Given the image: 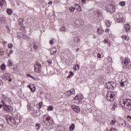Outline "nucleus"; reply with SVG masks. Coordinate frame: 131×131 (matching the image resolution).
Instances as JSON below:
<instances>
[{"mask_svg": "<svg viewBox=\"0 0 131 131\" xmlns=\"http://www.w3.org/2000/svg\"><path fill=\"white\" fill-rule=\"evenodd\" d=\"M130 60L128 58L125 57L123 61H122V65L123 68H125L127 71H128L131 69V65L129 64Z\"/></svg>", "mask_w": 131, "mask_h": 131, "instance_id": "nucleus-1", "label": "nucleus"}, {"mask_svg": "<svg viewBox=\"0 0 131 131\" xmlns=\"http://www.w3.org/2000/svg\"><path fill=\"white\" fill-rule=\"evenodd\" d=\"M115 94L112 92H108L106 94V100L108 102H113L115 99Z\"/></svg>", "mask_w": 131, "mask_h": 131, "instance_id": "nucleus-2", "label": "nucleus"}, {"mask_svg": "<svg viewBox=\"0 0 131 131\" xmlns=\"http://www.w3.org/2000/svg\"><path fill=\"white\" fill-rule=\"evenodd\" d=\"M5 118L8 124H10V125H14L15 123H16V121H15V119L9 115L6 116Z\"/></svg>", "mask_w": 131, "mask_h": 131, "instance_id": "nucleus-3", "label": "nucleus"}, {"mask_svg": "<svg viewBox=\"0 0 131 131\" xmlns=\"http://www.w3.org/2000/svg\"><path fill=\"white\" fill-rule=\"evenodd\" d=\"M105 87L106 89H114V88H116V83L113 81L108 82L105 85Z\"/></svg>", "mask_w": 131, "mask_h": 131, "instance_id": "nucleus-4", "label": "nucleus"}, {"mask_svg": "<svg viewBox=\"0 0 131 131\" xmlns=\"http://www.w3.org/2000/svg\"><path fill=\"white\" fill-rule=\"evenodd\" d=\"M3 104L4 109V111H6V112H12L13 111V107L10 105H7L5 102H2Z\"/></svg>", "mask_w": 131, "mask_h": 131, "instance_id": "nucleus-5", "label": "nucleus"}, {"mask_svg": "<svg viewBox=\"0 0 131 131\" xmlns=\"http://www.w3.org/2000/svg\"><path fill=\"white\" fill-rule=\"evenodd\" d=\"M34 71L36 73H40L41 71V64L39 63V62H37V63L34 65Z\"/></svg>", "mask_w": 131, "mask_h": 131, "instance_id": "nucleus-6", "label": "nucleus"}, {"mask_svg": "<svg viewBox=\"0 0 131 131\" xmlns=\"http://www.w3.org/2000/svg\"><path fill=\"white\" fill-rule=\"evenodd\" d=\"M46 119V121L48 122V125H51L53 123V121L51 120V117L49 115H44L43 116V120Z\"/></svg>", "mask_w": 131, "mask_h": 131, "instance_id": "nucleus-7", "label": "nucleus"}, {"mask_svg": "<svg viewBox=\"0 0 131 131\" xmlns=\"http://www.w3.org/2000/svg\"><path fill=\"white\" fill-rule=\"evenodd\" d=\"M74 100L76 101L75 103H76L77 104H79L81 100H82V97L80 95H78L74 97Z\"/></svg>", "mask_w": 131, "mask_h": 131, "instance_id": "nucleus-8", "label": "nucleus"}, {"mask_svg": "<svg viewBox=\"0 0 131 131\" xmlns=\"http://www.w3.org/2000/svg\"><path fill=\"white\" fill-rule=\"evenodd\" d=\"M127 102V99H121L119 102V105L121 107H125Z\"/></svg>", "mask_w": 131, "mask_h": 131, "instance_id": "nucleus-9", "label": "nucleus"}, {"mask_svg": "<svg viewBox=\"0 0 131 131\" xmlns=\"http://www.w3.org/2000/svg\"><path fill=\"white\" fill-rule=\"evenodd\" d=\"M124 108L127 110H131V100L127 99V102L124 106Z\"/></svg>", "mask_w": 131, "mask_h": 131, "instance_id": "nucleus-10", "label": "nucleus"}, {"mask_svg": "<svg viewBox=\"0 0 131 131\" xmlns=\"http://www.w3.org/2000/svg\"><path fill=\"white\" fill-rule=\"evenodd\" d=\"M71 108L73 109V111L76 113H79L80 112V108L76 105H71Z\"/></svg>", "mask_w": 131, "mask_h": 131, "instance_id": "nucleus-11", "label": "nucleus"}, {"mask_svg": "<svg viewBox=\"0 0 131 131\" xmlns=\"http://www.w3.org/2000/svg\"><path fill=\"white\" fill-rule=\"evenodd\" d=\"M28 88H29L31 90L32 93H34V92H35V86L34 85V84H31L30 85H28Z\"/></svg>", "mask_w": 131, "mask_h": 131, "instance_id": "nucleus-12", "label": "nucleus"}, {"mask_svg": "<svg viewBox=\"0 0 131 131\" xmlns=\"http://www.w3.org/2000/svg\"><path fill=\"white\" fill-rule=\"evenodd\" d=\"M74 94H75V90L74 89H71L67 92V95L71 96V95H74Z\"/></svg>", "mask_w": 131, "mask_h": 131, "instance_id": "nucleus-13", "label": "nucleus"}, {"mask_svg": "<svg viewBox=\"0 0 131 131\" xmlns=\"http://www.w3.org/2000/svg\"><path fill=\"white\" fill-rule=\"evenodd\" d=\"M120 86H121L122 88H125L126 85H127V82H126V81H121V82L120 83Z\"/></svg>", "mask_w": 131, "mask_h": 131, "instance_id": "nucleus-14", "label": "nucleus"}, {"mask_svg": "<svg viewBox=\"0 0 131 131\" xmlns=\"http://www.w3.org/2000/svg\"><path fill=\"white\" fill-rule=\"evenodd\" d=\"M124 28L127 32L130 30V26L129 24H126L124 25Z\"/></svg>", "mask_w": 131, "mask_h": 131, "instance_id": "nucleus-15", "label": "nucleus"}, {"mask_svg": "<svg viewBox=\"0 0 131 131\" xmlns=\"http://www.w3.org/2000/svg\"><path fill=\"white\" fill-rule=\"evenodd\" d=\"M4 77H5L6 80H8L11 77V75L9 73H5L4 74Z\"/></svg>", "mask_w": 131, "mask_h": 131, "instance_id": "nucleus-16", "label": "nucleus"}, {"mask_svg": "<svg viewBox=\"0 0 131 131\" xmlns=\"http://www.w3.org/2000/svg\"><path fill=\"white\" fill-rule=\"evenodd\" d=\"M97 33H98V34H103V33H104V30H102L101 28H98Z\"/></svg>", "mask_w": 131, "mask_h": 131, "instance_id": "nucleus-17", "label": "nucleus"}, {"mask_svg": "<svg viewBox=\"0 0 131 131\" xmlns=\"http://www.w3.org/2000/svg\"><path fill=\"white\" fill-rule=\"evenodd\" d=\"M117 21L118 23H121L124 22V18L123 17H119L117 19Z\"/></svg>", "mask_w": 131, "mask_h": 131, "instance_id": "nucleus-18", "label": "nucleus"}, {"mask_svg": "<svg viewBox=\"0 0 131 131\" xmlns=\"http://www.w3.org/2000/svg\"><path fill=\"white\" fill-rule=\"evenodd\" d=\"M75 7L77 8L76 10H77L78 12H81V7L78 6V4H75Z\"/></svg>", "mask_w": 131, "mask_h": 131, "instance_id": "nucleus-19", "label": "nucleus"}, {"mask_svg": "<svg viewBox=\"0 0 131 131\" xmlns=\"http://www.w3.org/2000/svg\"><path fill=\"white\" fill-rule=\"evenodd\" d=\"M6 22V17H0V23H2V24H4Z\"/></svg>", "mask_w": 131, "mask_h": 131, "instance_id": "nucleus-20", "label": "nucleus"}, {"mask_svg": "<svg viewBox=\"0 0 131 131\" xmlns=\"http://www.w3.org/2000/svg\"><path fill=\"white\" fill-rule=\"evenodd\" d=\"M110 8H111L110 11H111L112 13H113V12L115 11V7L114 6L110 5Z\"/></svg>", "mask_w": 131, "mask_h": 131, "instance_id": "nucleus-21", "label": "nucleus"}, {"mask_svg": "<svg viewBox=\"0 0 131 131\" xmlns=\"http://www.w3.org/2000/svg\"><path fill=\"white\" fill-rule=\"evenodd\" d=\"M57 53V49L55 48H53L51 50V54L52 55H54V54H56Z\"/></svg>", "mask_w": 131, "mask_h": 131, "instance_id": "nucleus-22", "label": "nucleus"}, {"mask_svg": "<svg viewBox=\"0 0 131 131\" xmlns=\"http://www.w3.org/2000/svg\"><path fill=\"white\" fill-rule=\"evenodd\" d=\"M75 128V125L74 123H72L71 126L69 127V129L70 131H73V129Z\"/></svg>", "mask_w": 131, "mask_h": 131, "instance_id": "nucleus-23", "label": "nucleus"}, {"mask_svg": "<svg viewBox=\"0 0 131 131\" xmlns=\"http://www.w3.org/2000/svg\"><path fill=\"white\" fill-rule=\"evenodd\" d=\"M23 21H24V20L22 18H19L18 19V22L19 24V26H22V25H23Z\"/></svg>", "mask_w": 131, "mask_h": 131, "instance_id": "nucleus-24", "label": "nucleus"}, {"mask_svg": "<svg viewBox=\"0 0 131 131\" xmlns=\"http://www.w3.org/2000/svg\"><path fill=\"white\" fill-rule=\"evenodd\" d=\"M105 24L107 27H110V26H111V23H110V21H109V20H105Z\"/></svg>", "mask_w": 131, "mask_h": 131, "instance_id": "nucleus-25", "label": "nucleus"}, {"mask_svg": "<svg viewBox=\"0 0 131 131\" xmlns=\"http://www.w3.org/2000/svg\"><path fill=\"white\" fill-rule=\"evenodd\" d=\"M6 4V1L5 0H0V7H3L4 5Z\"/></svg>", "mask_w": 131, "mask_h": 131, "instance_id": "nucleus-26", "label": "nucleus"}, {"mask_svg": "<svg viewBox=\"0 0 131 131\" xmlns=\"http://www.w3.org/2000/svg\"><path fill=\"white\" fill-rule=\"evenodd\" d=\"M119 6H121V7H124L125 6L126 3L124 1H122L119 3Z\"/></svg>", "mask_w": 131, "mask_h": 131, "instance_id": "nucleus-27", "label": "nucleus"}, {"mask_svg": "<svg viewBox=\"0 0 131 131\" xmlns=\"http://www.w3.org/2000/svg\"><path fill=\"white\" fill-rule=\"evenodd\" d=\"M74 70H79V64H76L74 66Z\"/></svg>", "mask_w": 131, "mask_h": 131, "instance_id": "nucleus-28", "label": "nucleus"}, {"mask_svg": "<svg viewBox=\"0 0 131 131\" xmlns=\"http://www.w3.org/2000/svg\"><path fill=\"white\" fill-rule=\"evenodd\" d=\"M7 12L8 15H12L13 11L12 10V9H8L7 10Z\"/></svg>", "mask_w": 131, "mask_h": 131, "instance_id": "nucleus-29", "label": "nucleus"}, {"mask_svg": "<svg viewBox=\"0 0 131 131\" xmlns=\"http://www.w3.org/2000/svg\"><path fill=\"white\" fill-rule=\"evenodd\" d=\"M1 70H6V64L5 63H3L1 66Z\"/></svg>", "mask_w": 131, "mask_h": 131, "instance_id": "nucleus-30", "label": "nucleus"}, {"mask_svg": "<svg viewBox=\"0 0 131 131\" xmlns=\"http://www.w3.org/2000/svg\"><path fill=\"white\" fill-rule=\"evenodd\" d=\"M2 98L4 100V101H7V100H8V98L7 97V96L4 94L2 95Z\"/></svg>", "mask_w": 131, "mask_h": 131, "instance_id": "nucleus-31", "label": "nucleus"}, {"mask_svg": "<svg viewBox=\"0 0 131 131\" xmlns=\"http://www.w3.org/2000/svg\"><path fill=\"white\" fill-rule=\"evenodd\" d=\"M107 61L108 63H111V62H112V57H111L110 56H108L107 57Z\"/></svg>", "mask_w": 131, "mask_h": 131, "instance_id": "nucleus-32", "label": "nucleus"}, {"mask_svg": "<svg viewBox=\"0 0 131 131\" xmlns=\"http://www.w3.org/2000/svg\"><path fill=\"white\" fill-rule=\"evenodd\" d=\"M47 109L48 111H53V110H54V107H53V106H50Z\"/></svg>", "mask_w": 131, "mask_h": 131, "instance_id": "nucleus-33", "label": "nucleus"}, {"mask_svg": "<svg viewBox=\"0 0 131 131\" xmlns=\"http://www.w3.org/2000/svg\"><path fill=\"white\" fill-rule=\"evenodd\" d=\"M8 65L9 67L13 66V63L12 62V61L9 60L8 61Z\"/></svg>", "mask_w": 131, "mask_h": 131, "instance_id": "nucleus-34", "label": "nucleus"}, {"mask_svg": "<svg viewBox=\"0 0 131 131\" xmlns=\"http://www.w3.org/2000/svg\"><path fill=\"white\" fill-rule=\"evenodd\" d=\"M69 10H70L71 12H73L75 10V8L73 7H71L69 8Z\"/></svg>", "mask_w": 131, "mask_h": 131, "instance_id": "nucleus-35", "label": "nucleus"}, {"mask_svg": "<svg viewBox=\"0 0 131 131\" xmlns=\"http://www.w3.org/2000/svg\"><path fill=\"white\" fill-rule=\"evenodd\" d=\"M7 47L8 49H12V48H13V44H12V43H9L8 44Z\"/></svg>", "mask_w": 131, "mask_h": 131, "instance_id": "nucleus-36", "label": "nucleus"}, {"mask_svg": "<svg viewBox=\"0 0 131 131\" xmlns=\"http://www.w3.org/2000/svg\"><path fill=\"white\" fill-rule=\"evenodd\" d=\"M36 126V128L37 129H39V128H40V124L39 123H37L35 125Z\"/></svg>", "mask_w": 131, "mask_h": 131, "instance_id": "nucleus-37", "label": "nucleus"}, {"mask_svg": "<svg viewBox=\"0 0 131 131\" xmlns=\"http://www.w3.org/2000/svg\"><path fill=\"white\" fill-rule=\"evenodd\" d=\"M47 62L48 63V64H49V65H51V64L53 63V61H52V59H48L47 60Z\"/></svg>", "mask_w": 131, "mask_h": 131, "instance_id": "nucleus-38", "label": "nucleus"}, {"mask_svg": "<svg viewBox=\"0 0 131 131\" xmlns=\"http://www.w3.org/2000/svg\"><path fill=\"white\" fill-rule=\"evenodd\" d=\"M13 52L14 51L12 50H10L9 54H8V57H10V55H12V54H13Z\"/></svg>", "mask_w": 131, "mask_h": 131, "instance_id": "nucleus-39", "label": "nucleus"}, {"mask_svg": "<svg viewBox=\"0 0 131 131\" xmlns=\"http://www.w3.org/2000/svg\"><path fill=\"white\" fill-rule=\"evenodd\" d=\"M82 3H83V4H86V3H89V2L90 1V0H81Z\"/></svg>", "mask_w": 131, "mask_h": 131, "instance_id": "nucleus-40", "label": "nucleus"}, {"mask_svg": "<svg viewBox=\"0 0 131 131\" xmlns=\"http://www.w3.org/2000/svg\"><path fill=\"white\" fill-rule=\"evenodd\" d=\"M60 31H65L66 30V28L63 27L60 29Z\"/></svg>", "mask_w": 131, "mask_h": 131, "instance_id": "nucleus-41", "label": "nucleus"}, {"mask_svg": "<svg viewBox=\"0 0 131 131\" xmlns=\"http://www.w3.org/2000/svg\"><path fill=\"white\" fill-rule=\"evenodd\" d=\"M6 29L8 30V31L9 32H10V31H11V29H10L8 25L6 26Z\"/></svg>", "mask_w": 131, "mask_h": 131, "instance_id": "nucleus-42", "label": "nucleus"}, {"mask_svg": "<svg viewBox=\"0 0 131 131\" xmlns=\"http://www.w3.org/2000/svg\"><path fill=\"white\" fill-rule=\"evenodd\" d=\"M116 108H117V106H116V105H115V104L114 105V106L112 107V110L113 111H114V110H115L116 109Z\"/></svg>", "mask_w": 131, "mask_h": 131, "instance_id": "nucleus-43", "label": "nucleus"}, {"mask_svg": "<svg viewBox=\"0 0 131 131\" xmlns=\"http://www.w3.org/2000/svg\"><path fill=\"white\" fill-rule=\"evenodd\" d=\"M122 38H123V39H126V38H127V37L126 36V35H123L122 36Z\"/></svg>", "mask_w": 131, "mask_h": 131, "instance_id": "nucleus-44", "label": "nucleus"}, {"mask_svg": "<svg viewBox=\"0 0 131 131\" xmlns=\"http://www.w3.org/2000/svg\"><path fill=\"white\" fill-rule=\"evenodd\" d=\"M110 130V131H118V130H117V129H116L115 128H112Z\"/></svg>", "mask_w": 131, "mask_h": 131, "instance_id": "nucleus-45", "label": "nucleus"}, {"mask_svg": "<svg viewBox=\"0 0 131 131\" xmlns=\"http://www.w3.org/2000/svg\"><path fill=\"white\" fill-rule=\"evenodd\" d=\"M38 106H39V109H40V108H41V106H42V102H39V103L38 104Z\"/></svg>", "mask_w": 131, "mask_h": 131, "instance_id": "nucleus-46", "label": "nucleus"}, {"mask_svg": "<svg viewBox=\"0 0 131 131\" xmlns=\"http://www.w3.org/2000/svg\"><path fill=\"white\" fill-rule=\"evenodd\" d=\"M33 48L34 50H37V46H35L34 43H33Z\"/></svg>", "mask_w": 131, "mask_h": 131, "instance_id": "nucleus-47", "label": "nucleus"}, {"mask_svg": "<svg viewBox=\"0 0 131 131\" xmlns=\"http://www.w3.org/2000/svg\"><path fill=\"white\" fill-rule=\"evenodd\" d=\"M111 124H112V125H114V124H115V122L114 120L111 121Z\"/></svg>", "mask_w": 131, "mask_h": 131, "instance_id": "nucleus-48", "label": "nucleus"}, {"mask_svg": "<svg viewBox=\"0 0 131 131\" xmlns=\"http://www.w3.org/2000/svg\"><path fill=\"white\" fill-rule=\"evenodd\" d=\"M49 43H50V45H53L54 43V41H53V39L49 41Z\"/></svg>", "mask_w": 131, "mask_h": 131, "instance_id": "nucleus-49", "label": "nucleus"}, {"mask_svg": "<svg viewBox=\"0 0 131 131\" xmlns=\"http://www.w3.org/2000/svg\"><path fill=\"white\" fill-rule=\"evenodd\" d=\"M8 80L9 82H11V81H12V78H11V77L8 79Z\"/></svg>", "mask_w": 131, "mask_h": 131, "instance_id": "nucleus-50", "label": "nucleus"}, {"mask_svg": "<svg viewBox=\"0 0 131 131\" xmlns=\"http://www.w3.org/2000/svg\"><path fill=\"white\" fill-rule=\"evenodd\" d=\"M97 57L98 58H101V55L100 54H98Z\"/></svg>", "mask_w": 131, "mask_h": 131, "instance_id": "nucleus-51", "label": "nucleus"}, {"mask_svg": "<svg viewBox=\"0 0 131 131\" xmlns=\"http://www.w3.org/2000/svg\"><path fill=\"white\" fill-rule=\"evenodd\" d=\"M105 32H109V29H106L105 30Z\"/></svg>", "mask_w": 131, "mask_h": 131, "instance_id": "nucleus-52", "label": "nucleus"}, {"mask_svg": "<svg viewBox=\"0 0 131 131\" xmlns=\"http://www.w3.org/2000/svg\"><path fill=\"white\" fill-rule=\"evenodd\" d=\"M52 4H53V2L50 1L48 3V5H52Z\"/></svg>", "mask_w": 131, "mask_h": 131, "instance_id": "nucleus-53", "label": "nucleus"}, {"mask_svg": "<svg viewBox=\"0 0 131 131\" xmlns=\"http://www.w3.org/2000/svg\"><path fill=\"white\" fill-rule=\"evenodd\" d=\"M29 76H30V77H31V78H32L33 79H34V77H32L30 75H29Z\"/></svg>", "mask_w": 131, "mask_h": 131, "instance_id": "nucleus-54", "label": "nucleus"}, {"mask_svg": "<svg viewBox=\"0 0 131 131\" xmlns=\"http://www.w3.org/2000/svg\"><path fill=\"white\" fill-rule=\"evenodd\" d=\"M70 76H73V73L71 72Z\"/></svg>", "mask_w": 131, "mask_h": 131, "instance_id": "nucleus-55", "label": "nucleus"}, {"mask_svg": "<svg viewBox=\"0 0 131 131\" xmlns=\"http://www.w3.org/2000/svg\"><path fill=\"white\" fill-rule=\"evenodd\" d=\"M2 108H3V105L0 104V109H2Z\"/></svg>", "mask_w": 131, "mask_h": 131, "instance_id": "nucleus-56", "label": "nucleus"}, {"mask_svg": "<svg viewBox=\"0 0 131 131\" xmlns=\"http://www.w3.org/2000/svg\"><path fill=\"white\" fill-rule=\"evenodd\" d=\"M103 41H104V43H106V42H107V40H104Z\"/></svg>", "mask_w": 131, "mask_h": 131, "instance_id": "nucleus-57", "label": "nucleus"}, {"mask_svg": "<svg viewBox=\"0 0 131 131\" xmlns=\"http://www.w3.org/2000/svg\"><path fill=\"white\" fill-rule=\"evenodd\" d=\"M96 37H97V36H94L93 37V38H96Z\"/></svg>", "mask_w": 131, "mask_h": 131, "instance_id": "nucleus-58", "label": "nucleus"}, {"mask_svg": "<svg viewBox=\"0 0 131 131\" xmlns=\"http://www.w3.org/2000/svg\"><path fill=\"white\" fill-rule=\"evenodd\" d=\"M77 51H79V48H77Z\"/></svg>", "mask_w": 131, "mask_h": 131, "instance_id": "nucleus-59", "label": "nucleus"}, {"mask_svg": "<svg viewBox=\"0 0 131 131\" xmlns=\"http://www.w3.org/2000/svg\"><path fill=\"white\" fill-rule=\"evenodd\" d=\"M4 43H7V41H4Z\"/></svg>", "mask_w": 131, "mask_h": 131, "instance_id": "nucleus-60", "label": "nucleus"}, {"mask_svg": "<svg viewBox=\"0 0 131 131\" xmlns=\"http://www.w3.org/2000/svg\"><path fill=\"white\" fill-rule=\"evenodd\" d=\"M0 82H2V80H1V79H0Z\"/></svg>", "mask_w": 131, "mask_h": 131, "instance_id": "nucleus-61", "label": "nucleus"}]
</instances>
